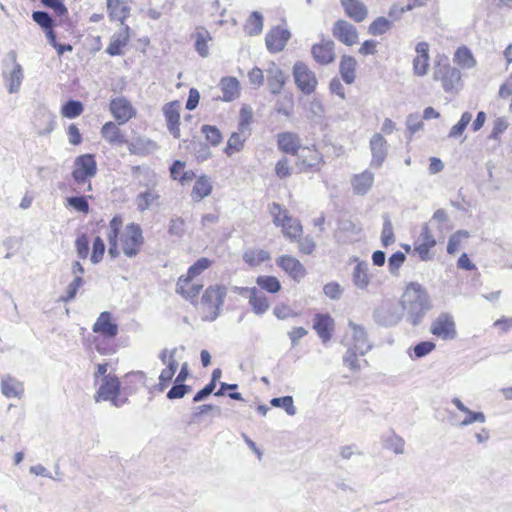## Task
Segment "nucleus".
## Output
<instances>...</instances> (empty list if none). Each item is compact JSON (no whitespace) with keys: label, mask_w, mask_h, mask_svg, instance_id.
Segmentation results:
<instances>
[{"label":"nucleus","mask_w":512,"mask_h":512,"mask_svg":"<svg viewBox=\"0 0 512 512\" xmlns=\"http://www.w3.org/2000/svg\"><path fill=\"white\" fill-rule=\"evenodd\" d=\"M248 299L253 312L257 315L266 313L270 308V304L266 296L256 287H252V291Z\"/></svg>","instance_id":"473e14b6"},{"label":"nucleus","mask_w":512,"mask_h":512,"mask_svg":"<svg viewBox=\"0 0 512 512\" xmlns=\"http://www.w3.org/2000/svg\"><path fill=\"white\" fill-rule=\"evenodd\" d=\"M84 281L81 276H76L73 281L67 286L66 295L61 296L60 300L69 302L76 297L78 289L83 285Z\"/></svg>","instance_id":"4d7b16f0"},{"label":"nucleus","mask_w":512,"mask_h":512,"mask_svg":"<svg viewBox=\"0 0 512 512\" xmlns=\"http://www.w3.org/2000/svg\"><path fill=\"white\" fill-rule=\"evenodd\" d=\"M374 182V174L370 170L355 175L352 179V187L355 194L365 195Z\"/></svg>","instance_id":"cd10ccee"},{"label":"nucleus","mask_w":512,"mask_h":512,"mask_svg":"<svg viewBox=\"0 0 512 512\" xmlns=\"http://www.w3.org/2000/svg\"><path fill=\"white\" fill-rule=\"evenodd\" d=\"M290 36V32L285 28L277 26L271 29L266 34L265 38L267 49L272 53H278L282 51L285 48Z\"/></svg>","instance_id":"ddd939ff"},{"label":"nucleus","mask_w":512,"mask_h":512,"mask_svg":"<svg viewBox=\"0 0 512 512\" xmlns=\"http://www.w3.org/2000/svg\"><path fill=\"white\" fill-rule=\"evenodd\" d=\"M32 19L44 30L53 28L54 21L50 14L46 11H34Z\"/></svg>","instance_id":"13d9d810"},{"label":"nucleus","mask_w":512,"mask_h":512,"mask_svg":"<svg viewBox=\"0 0 512 512\" xmlns=\"http://www.w3.org/2000/svg\"><path fill=\"white\" fill-rule=\"evenodd\" d=\"M210 34L208 31L204 30L201 32H197L195 49L201 57H207L209 54L208 40H210Z\"/></svg>","instance_id":"de8ad7c7"},{"label":"nucleus","mask_w":512,"mask_h":512,"mask_svg":"<svg viewBox=\"0 0 512 512\" xmlns=\"http://www.w3.org/2000/svg\"><path fill=\"white\" fill-rule=\"evenodd\" d=\"M227 295V288L224 285H211L203 293L201 298V308L203 310V319L214 321L220 315L221 307Z\"/></svg>","instance_id":"f03ea898"},{"label":"nucleus","mask_w":512,"mask_h":512,"mask_svg":"<svg viewBox=\"0 0 512 512\" xmlns=\"http://www.w3.org/2000/svg\"><path fill=\"white\" fill-rule=\"evenodd\" d=\"M222 100L229 102L239 97V81L235 77H224L220 81Z\"/></svg>","instance_id":"2f4dec72"},{"label":"nucleus","mask_w":512,"mask_h":512,"mask_svg":"<svg viewBox=\"0 0 512 512\" xmlns=\"http://www.w3.org/2000/svg\"><path fill=\"white\" fill-rule=\"evenodd\" d=\"M93 332L104 337L114 338L118 334V325L111 320V314L102 312L92 327Z\"/></svg>","instance_id":"aec40b11"},{"label":"nucleus","mask_w":512,"mask_h":512,"mask_svg":"<svg viewBox=\"0 0 512 512\" xmlns=\"http://www.w3.org/2000/svg\"><path fill=\"white\" fill-rule=\"evenodd\" d=\"M357 62L355 58L343 55L339 64V73L346 84H352L356 78Z\"/></svg>","instance_id":"c85d7f7f"},{"label":"nucleus","mask_w":512,"mask_h":512,"mask_svg":"<svg viewBox=\"0 0 512 512\" xmlns=\"http://www.w3.org/2000/svg\"><path fill=\"white\" fill-rule=\"evenodd\" d=\"M466 417L459 423V427H466L475 422L485 423L486 416L483 412H475L468 408V411H464Z\"/></svg>","instance_id":"bf43d9fd"},{"label":"nucleus","mask_w":512,"mask_h":512,"mask_svg":"<svg viewBox=\"0 0 512 512\" xmlns=\"http://www.w3.org/2000/svg\"><path fill=\"white\" fill-rule=\"evenodd\" d=\"M83 112V105L76 100H69L63 106L61 113L64 117L73 119L78 117Z\"/></svg>","instance_id":"a18cd8bd"},{"label":"nucleus","mask_w":512,"mask_h":512,"mask_svg":"<svg viewBox=\"0 0 512 512\" xmlns=\"http://www.w3.org/2000/svg\"><path fill=\"white\" fill-rule=\"evenodd\" d=\"M281 227L283 234L288 237L291 241L295 240L302 233V225L298 219L290 217L287 212L283 213V219L281 220Z\"/></svg>","instance_id":"7c9ffc66"},{"label":"nucleus","mask_w":512,"mask_h":512,"mask_svg":"<svg viewBox=\"0 0 512 512\" xmlns=\"http://www.w3.org/2000/svg\"><path fill=\"white\" fill-rule=\"evenodd\" d=\"M123 220L120 216H114L109 223V231L107 233L108 243H117L119 231L122 227Z\"/></svg>","instance_id":"6e6d98bb"},{"label":"nucleus","mask_w":512,"mask_h":512,"mask_svg":"<svg viewBox=\"0 0 512 512\" xmlns=\"http://www.w3.org/2000/svg\"><path fill=\"white\" fill-rule=\"evenodd\" d=\"M212 191L211 181L207 176L199 177L192 189L191 198L194 201H201L203 198L207 197Z\"/></svg>","instance_id":"e433bc0d"},{"label":"nucleus","mask_w":512,"mask_h":512,"mask_svg":"<svg viewBox=\"0 0 512 512\" xmlns=\"http://www.w3.org/2000/svg\"><path fill=\"white\" fill-rule=\"evenodd\" d=\"M392 27V22L385 17L376 18L368 28L369 34L378 36L386 33Z\"/></svg>","instance_id":"37998d69"},{"label":"nucleus","mask_w":512,"mask_h":512,"mask_svg":"<svg viewBox=\"0 0 512 512\" xmlns=\"http://www.w3.org/2000/svg\"><path fill=\"white\" fill-rule=\"evenodd\" d=\"M67 205L73 207L75 210L83 213H88L89 204L84 196H73L67 198Z\"/></svg>","instance_id":"69168bd1"},{"label":"nucleus","mask_w":512,"mask_h":512,"mask_svg":"<svg viewBox=\"0 0 512 512\" xmlns=\"http://www.w3.org/2000/svg\"><path fill=\"white\" fill-rule=\"evenodd\" d=\"M191 390L190 386L184 383H176L172 386V388L167 393L168 399H180L183 398L187 393Z\"/></svg>","instance_id":"338daca9"},{"label":"nucleus","mask_w":512,"mask_h":512,"mask_svg":"<svg viewBox=\"0 0 512 512\" xmlns=\"http://www.w3.org/2000/svg\"><path fill=\"white\" fill-rule=\"evenodd\" d=\"M107 9L110 18L120 21L121 26H123L124 20L128 17L130 11L124 0H107Z\"/></svg>","instance_id":"c756f323"},{"label":"nucleus","mask_w":512,"mask_h":512,"mask_svg":"<svg viewBox=\"0 0 512 512\" xmlns=\"http://www.w3.org/2000/svg\"><path fill=\"white\" fill-rule=\"evenodd\" d=\"M415 51L417 56L413 59V73L423 77L428 73L429 68V45L427 42H419Z\"/></svg>","instance_id":"f3484780"},{"label":"nucleus","mask_w":512,"mask_h":512,"mask_svg":"<svg viewBox=\"0 0 512 512\" xmlns=\"http://www.w3.org/2000/svg\"><path fill=\"white\" fill-rule=\"evenodd\" d=\"M110 112L119 124L128 122L135 115L131 103L124 97H117L111 101Z\"/></svg>","instance_id":"4468645a"},{"label":"nucleus","mask_w":512,"mask_h":512,"mask_svg":"<svg viewBox=\"0 0 512 512\" xmlns=\"http://www.w3.org/2000/svg\"><path fill=\"white\" fill-rule=\"evenodd\" d=\"M1 392L7 398H21L24 392L23 384L10 375L4 376L1 381Z\"/></svg>","instance_id":"a878e982"},{"label":"nucleus","mask_w":512,"mask_h":512,"mask_svg":"<svg viewBox=\"0 0 512 512\" xmlns=\"http://www.w3.org/2000/svg\"><path fill=\"white\" fill-rule=\"evenodd\" d=\"M277 263L294 280L299 281L305 276L304 266L292 256L283 255L277 260Z\"/></svg>","instance_id":"4be33fe9"},{"label":"nucleus","mask_w":512,"mask_h":512,"mask_svg":"<svg viewBox=\"0 0 512 512\" xmlns=\"http://www.w3.org/2000/svg\"><path fill=\"white\" fill-rule=\"evenodd\" d=\"M102 137L111 144L125 143L124 135L114 122H107L101 129Z\"/></svg>","instance_id":"4c0bfd02"},{"label":"nucleus","mask_w":512,"mask_h":512,"mask_svg":"<svg viewBox=\"0 0 512 512\" xmlns=\"http://www.w3.org/2000/svg\"><path fill=\"white\" fill-rule=\"evenodd\" d=\"M297 156L298 165L302 166L303 171L312 168H318L324 163L322 154L314 147H301Z\"/></svg>","instance_id":"2eb2a0df"},{"label":"nucleus","mask_w":512,"mask_h":512,"mask_svg":"<svg viewBox=\"0 0 512 512\" xmlns=\"http://www.w3.org/2000/svg\"><path fill=\"white\" fill-rule=\"evenodd\" d=\"M346 15L355 22H362L366 19L368 10L360 0H340Z\"/></svg>","instance_id":"5701e85b"},{"label":"nucleus","mask_w":512,"mask_h":512,"mask_svg":"<svg viewBox=\"0 0 512 512\" xmlns=\"http://www.w3.org/2000/svg\"><path fill=\"white\" fill-rule=\"evenodd\" d=\"M268 87L272 94H279L285 85L286 76L279 66L271 62L266 69Z\"/></svg>","instance_id":"6ab92c4d"},{"label":"nucleus","mask_w":512,"mask_h":512,"mask_svg":"<svg viewBox=\"0 0 512 512\" xmlns=\"http://www.w3.org/2000/svg\"><path fill=\"white\" fill-rule=\"evenodd\" d=\"M333 319L328 314H316L313 320V328L316 330L318 336L323 342H327L331 339Z\"/></svg>","instance_id":"393cba45"},{"label":"nucleus","mask_w":512,"mask_h":512,"mask_svg":"<svg viewBox=\"0 0 512 512\" xmlns=\"http://www.w3.org/2000/svg\"><path fill=\"white\" fill-rule=\"evenodd\" d=\"M433 79L440 81L445 92L457 91L461 86V72L449 63L438 62L434 68Z\"/></svg>","instance_id":"20e7f679"},{"label":"nucleus","mask_w":512,"mask_h":512,"mask_svg":"<svg viewBox=\"0 0 512 512\" xmlns=\"http://www.w3.org/2000/svg\"><path fill=\"white\" fill-rule=\"evenodd\" d=\"M105 252V244L101 237L97 236L93 242V250L91 254V262L93 264L99 263Z\"/></svg>","instance_id":"0e129e2a"},{"label":"nucleus","mask_w":512,"mask_h":512,"mask_svg":"<svg viewBox=\"0 0 512 512\" xmlns=\"http://www.w3.org/2000/svg\"><path fill=\"white\" fill-rule=\"evenodd\" d=\"M381 241L384 247H388L395 241L393 226L387 215L384 216L383 229L381 233Z\"/></svg>","instance_id":"5fc2aeb1"},{"label":"nucleus","mask_w":512,"mask_h":512,"mask_svg":"<svg viewBox=\"0 0 512 512\" xmlns=\"http://www.w3.org/2000/svg\"><path fill=\"white\" fill-rule=\"evenodd\" d=\"M160 198V194L155 189L149 188L141 193H139L135 198V203L139 212L143 213L144 211L151 208V206Z\"/></svg>","instance_id":"f704fd0d"},{"label":"nucleus","mask_w":512,"mask_h":512,"mask_svg":"<svg viewBox=\"0 0 512 512\" xmlns=\"http://www.w3.org/2000/svg\"><path fill=\"white\" fill-rule=\"evenodd\" d=\"M191 281L179 278L176 284V292L186 299H194L203 288L202 284H191Z\"/></svg>","instance_id":"c9c22d12"},{"label":"nucleus","mask_w":512,"mask_h":512,"mask_svg":"<svg viewBox=\"0 0 512 512\" xmlns=\"http://www.w3.org/2000/svg\"><path fill=\"white\" fill-rule=\"evenodd\" d=\"M352 279L357 288L366 289L370 283L369 264L365 261L359 262L354 267Z\"/></svg>","instance_id":"72a5a7b5"},{"label":"nucleus","mask_w":512,"mask_h":512,"mask_svg":"<svg viewBox=\"0 0 512 512\" xmlns=\"http://www.w3.org/2000/svg\"><path fill=\"white\" fill-rule=\"evenodd\" d=\"M454 62L464 69H471L476 66V60L471 50L466 46H462L456 50Z\"/></svg>","instance_id":"58836bf2"},{"label":"nucleus","mask_w":512,"mask_h":512,"mask_svg":"<svg viewBox=\"0 0 512 512\" xmlns=\"http://www.w3.org/2000/svg\"><path fill=\"white\" fill-rule=\"evenodd\" d=\"M333 36L347 46H353L358 42V31L354 25L346 20H337L332 28Z\"/></svg>","instance_id":"9b49d317"},{"label":"nucleus","mask_w":512,"mask_h":512,"mask_svg":"<svg viewBox=\"0 0 512 512\" xmlns=\"http://www.w3.org/2000/svg\"><path fill=\"white\" fill-rule=\"evenodd\" d=\"M243 133L244 132H241L239 130L238 132L232 133L227 142V147L225 149V152L228 155H231L233 152H239L240 150H242L244 142L246 140V136L243 135Z\"/></svg>","instance_id":"c03bdc74"},{"label":"nucleus","mask_w":512,"mask_h":512,"mask_svg":"<svg viewBox=\"0 0 512 512\" xmlns=\"http://www.w3.org/2000/svg\"><path fill=\"white\" fill-rule=\"evenodd\" d=\"M343 232H351L352 234L357 235L360 232V228L357 227L352 221H349V220L342 221L340 223L339 230L336 233L335 237L337 238V240L339 242L345 243V242L350 241L352 239L351 238L343 237L342 236Z\"/></svg>","instance_id":"864d4df0"},{"label":"nucleus","mask_w":512,"mask_h":512,"mask_svg":"<svg viewBox=\"0 0 512 512\" xmlns=\"http://www.w3.org/2000/svg\"><path fill=\"white\" fill-rule=\"evenodd\" d=\"M471 120L472 114L469 112H464L459 122L451 128L448 136L450 138H457L461 136L462 133L465 131L466 127L468 126V124L471 122Z\"/></svg>","instance_id":"8fccbe9b"},{"label":"nucleus","mask_w":512,"mask_h":512,"mask_svg":"<svg viewBox=\"0 0 512 512\" xmlns=\"http://www.w3.org/2000/svg\"><path fill=\"white\" fill-rule=\"evenodd\" d=\"M405 259V254L400 251L392 254L388 259L389 272L391 274H397L398 269L403 265Z\"/></svg>","instance_id":"774afa93"},{"label":"nucleus","mask_w":512,"mask_h":512,"mask_svg":"<svg viewBox=\"0 0 512 512\" xmlns=\"http://www.w3.org/2000/svg\"><path fill=\"white\" fill-rule=\"evenodd\" d=\"M436 245V240L432 235L428 224H424L418 239L414 242V253H417L422 261H428L432 258L431 248Z\"/></svg>","instance_id":"9d476101"},{"label":"nucleus","mask_w":512,"mask_h":512,"mask_svg":"<svg viewBox=\"0 0 512 512\" xmlns=\"http://www.w3.org/2000/svg\"><path fill=\"white\" fill-rule=\"evenodd\" d=\"M357 353L354 348H350L346 351L343 356V363L346 365L351 371L356 372L360 370V364L357 358Z\"/></svg>","instance_id":"e2e57ef3"},{"label":"nucleus","mask_w":512,"mask_h":512,"mask_svg":"<svg viewBox=\"0 0 512 512\" xmlns=\"http://www.w3.org/2000/svg\"><path fill=\"white\" fill-rule=\"evenodd\" d=\"M401 304L406 312L407 321L414 326L420 323L430 308L426 290L416 282L407 285L402 295Z\"/></svg>","instance_id":"f257e3e1"},{"label":"nucleus","mask_w":512,"mask_h":512,"mask_svg":"<svg viewBox=\"0 0 512 512\" xmlns=\"http://www.w3.org/2000/svg\"><path fill=\"white\" fill-rule=\"evenodd\" d=\"M468 237H469V232L466 230H459V231L455 232L454 234H452L448 240L447 253L455 254L459 249L462 239L468 238Z\"/></svg>","instance_id":"603ef678"},{"label":"nucleus","mask_w":512,"mask_h":512,"mask_svg":"<svg viewBox=\"0 0 512 512\" xmlns=\"http://www.w3.org/2000/svg\"><path fill=\"white\" fill-rule=\"evenodd\" d=\"M406 126L409 132V140L411 136L423 128V121L418 114H410L406 119Z\"/></svg>","instance_id":"680f3d73"},{"label":"nucleus","mask_w":512,"mask_h":512,"mask_svg":"<svg viewBox=\"0 0 512 512\" xmlns=\"http://www.w3.org/2000/svg\"><path fill=\"white\" fill-rule=\"evenodd\" d=\"M256 283L262 289H264L270 293H276L281 289V284H280L279 280L273 276H259L256 279Z\"/></svg>","instance_id":"49530a36"},{"label":"nucleus","mask_w":512,"mask_h":512,"mask_svg":"<svg viewBox=\"0 0 512 512\" xmlns=\"http://www.w3.org/2000/svg\"><path fill=\"white\" fill-rule=\"evenodd\" d=\"M123 253L129 258L135 257L144 244L143 232L139 224L126 225L120 237Z\"/></svg>","instance_id":"7ed1b4c3"},{"label":"nucleus","mask_w":512,"mask_h":512,"mask_svg":"<svg viewBox=\"0 0 512 512\" xmlns=\"http://www.w3.org/2000/svg\"><path fill=\"white\" fill-rule=\"evenodd\" d=\"M369 145L372 155L370 166L378 169L387 157L388 143L382 134L376 133L371 137Z\"/></svg>","instance_id":"f8f14e48"},{"label":"nucleus","mask_w":512,"mask_h":512,"mask_svg":"<svg viewBox=\"0 0 512 512\" xmlns=\"http://www.w3.org/2000/svg\"><path fill=\"white\" fill-rule=\"evenodd\" d=\"M129 30L127 25L121 26L120 30L115 33L106 49V52L111 56L122 54V48L127 45L129 41Z\"/></svg>","instance_id":"b1692460"},{"label":"nucleus","mask_w":512,"mask_h":512,"mask_svg":"<svg viewBox=\"0 0 512 512\" xmlns=\"http://www.w3.org/2000/svg\"><path fill=\"white\" fill-rule=\"evenodd\" d=\"M293 77L297 88L304 94L310 95L315 92L318 79L315 72L302 61H297L293 65Z\"/></svg>","instance_id":"39448f33"},{"label":"nucleus","mask_w":512,"mask_h":512,"mask_svg":"<svg viewBox=\"0 0 512 512\" xmlns=\"http://www.w3.org/2000/svg\"><path fill=\"white\" fill-rule=\"evenodd\" d=\"M349 326L353 331L354 349L360 355H365L371 349V345L368 342L364 328L353 322H350Z\"/></svg>","instance_id":"bb28decb"},{"label":"nucleus","mask_w":512,"mask_h":512,"mask_svg":"<svg viewBox=\"0 0 512 512\" xmlns=\"http://www.w3.org/2000/svg\"><path fill=\"white\" fill-rule=\"evenodd\" d=\"M311 55L320 65H329L336 59L335 43L331 39H322L311 47Z\"/></svg>","instance_id":"1a4fd4ad"},{"label":"nucleus","mask_w":512,"mask_h":512,"mask_svg":"<svg viewBox=\"0 0 512 512\" xmlns=\"http://www.w3.org/2000/svg\"><path fill=\"white\" fill-rule=\"evenodd\" d=\"M246 33L250 36L259 35L263 30V16L260 12L254 11L250 15L244 27Z\"/></svg>","instance_id":"a19ab883"},{"label":"nucleus","mask_w":512,"mask_h":512,"mask_svg":"<svg viewBox=\"0 0 512 512\" xmlns=\"http://www.w3.org/2000/svg\"><path fill=\"white\" fill-rule=\"evenodd\" d=\"M270 403L274 407L283 408L287 412V414L290 416L295 415L297 412V409L294 406V401H293L292 396L273 398Z\"/></svg>","instance_id":"09e8293b"},{"label":"nucleus","mask_w":512,"mask_h":512,"mask_svg":"<svg viewBox=\"0 0 512 512\" xmlns=\"http://www.w3.org/2000/svg\"><path fill=\"white\" fill-rule=\"evenodd\" d=\"M211 263L212 262L210 259L202 257L189 267L186 275H181L179 278L193 280L196 276L200 275L203 271L208 269Z\"/></svg>","instance_id":"79ce46f5"},{"label":"nucleus","mask_w":512,"mask_h":512,"mask_svg":"<svg viewBox=\"0 0 512 512\" xmlns=\"http://www.w3.org/2000/svg\"><path fill=\"white\" fill-rule=\"evenodd\" d=\"M244 261L250 266H257L270 259V254L263 249H249L243 254Z\"/></svg>","instance_id":"ea45409f"},{"label":"nucleus","mask_w":512,"mask_h":512,"mask_svg":"<svg viewBox=\"0 0 512 512\" xmlns=\"http://www.w3.org/2000/svg\"><path fill=\"white\" fill-rule=\"evenodd\" d=\"M278 148L287 154L297 155L301 149V140L297 134L292 132H283L277 136Z\"/></svg>","instance_id":"412c9836"},{"label":"nucleus","mask_w":512,"mask_h":512,"mask_svg":"<svg viewBox=\"0 0 512 512\" xmlns=\"http://www.w3.org/2000/svg\"><path fill=\"white\" fill-rule=\"evenodd\" d=\"M293 98L291 95H285L283 98L277 100L275 110L278 114L289 117L293 111Z\"/></svg>","instance_id":"3c124183"},{"label":"nucleus","mask_w":512,"mask_h":512,"mask_svg":"<svg viewBox=\"0 0 512 512\" xmlns=\"http://www.w3.org/2000/svg\"><path fill=\"white\" fill-rule=\"evenodd\" d=\"M430 332L442 340L454 339L457 332L453 317L448 313H441L432 322Z\"/></svg>","instance_id":"6e6552de"},{"label":"nucleus","mask_w":512,"mask_h":512,"mask_svg":"<svg viewBox=\"0 0 512 512\" xmlns=\"http://www.w3.org/2000/svg\"><path fill=\"white\" fill-rule=\"evenodd\" d=\"M163 113L166 119L167 128L174 138H180V104L177 101L167 103L163 106Z\"/></svg>","instance_id":"dca6fc26"},{"label":"nucleus","mask_w":512,"mask_h":512,"mask_svg":"<svg viewBox=\"0 0 512 512\" xmlns=\"http://www.w3.org/2000/svg\"><path fill=\"white\" fill-rule=\"evenodd\" d=\"M201 130L202 133L205 134L207 141H209L213 146H217L221 143V133L215 126L203 125Z\"/></svg>","instance_id":"052dcab7"},{"label":"nucleus","mask_w":512,"mask_h":512,"mask_svg":"<svg viewBox=\"0 0 512 512\" xmlns=\"http://www.w3.org/2000/svg\"><path fill=\"white\" fill-rule=\"evenodd\" d=\"M120 382L115 375L108 374L102 379V383L94 396L95 402L111 401L116 407L121 406L126 400H119Z\"/></svg>","instance_id":"423d86ee"},{"label":"nucleus","mask_w":512,"mask_h":512,"mask_svg":"<svg viewBox=\"0 0 512 512\" xmlns=\"http://www.w3.org/2000/svg\"><path fill=\"white\" fill-rule=\"evenodd\" d=\"M7 57L13 64V69L9 72V74L5 75L8 83V91L9 93H17L23 80L22 66L17 63V54L15 51H10Z\"/></svg>","instance_id":"a211bd4d"},{"label":"nucleus","mask_w":512,"mask_h":512,"mask_svg":"<svg viewBox=\"0 0 512 512\" xmlns=\"http://www.w3.org/2000/svg\"><path fill=\"white\" fill-rule=\"evenodd\" d=\"M97 173V164L92 154L78 156L74 160L72 178L77 184H84Z\"/></svg>","instance_id":"0eeeda50"}]
</instances>
